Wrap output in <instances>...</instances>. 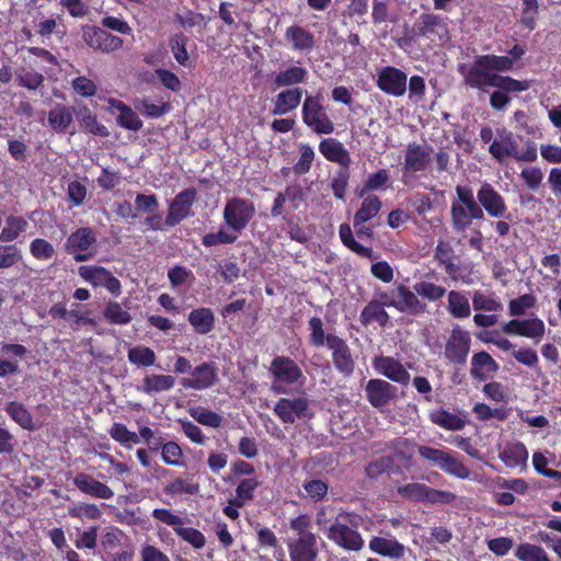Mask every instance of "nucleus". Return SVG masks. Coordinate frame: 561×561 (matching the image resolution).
Here are the masks:
<instances>
[{
    "instance_id": "f257e3e1",
    "label": "nucleus",
    "mask_w": 561,
    "mask_h": 561,
    "mask_svg": "<svg viewBox=\"0 0 561 561\" xmlns=\"http://www.w3.org/2000/svg\"><path fill=\"white\" fill-rule=\"evenodd\" d=\"M489 152L499 163L507 159H514L517 162H534L537 160V147L535 142L527 141L526 146L520 148L519 137L506 128H499L495 137L489 146Z\"/></svg>"
},
{
    "instance_id": "f03ea898",
    "label": "nucleus",
    "mask_w": 561,
    "mask_h": 561,
    "mask_svg": "<svg viewBox=\"0 0 561 561\" xmlns=\"http://www.w3.org/2000/svg\"><path fill=\"white\" fill-rule=\"evenodd\" d=\"M455 191L456 198L451 202L450 219L453 230L460 233L467 231L473 220L484 219V214L470 186L457 185Z\"/></svg>"
},
{
    "instance_id": "7ed1b4c3",
    "label": "nucleus",
    "mask_w": 561,
    "mask_h": 561,
    "mask_svg": "<svg viewBox=\"0 0 561 561\" xmlns=\"http://www.w3.org/2000/svg\"><path fill=\"white\" fill-rule=\"evenodd\" d=\"M382 305L392 307L399 312L411 316H420L426 312L427 306L421 301L416 293L403 284H397L389 290H379L376 293Z\"/></svg>"
},
{
    "instance_id": "20e7f679",
    "label": "nucleus",
    "mask_w": 561,
    "mask_h": 561,
    "mask_svg": "<svg viewBox=\"0 0 561 561\" xmlns=\"http://www.w3.org/2000/svg\"><path fill=\"white\" fill-rule=\"evenodd\" d=\"M354 516L346 512H340L329 528L327 537L336 546L348 551H359L364 547V539L360 534L354 529Z\"/></svg>"
},
{
    "instance_id": "39448f33",
    "label": "nucleus",
    "mask_w": 561,
    "mask_h": 561,
    "mask_svg": "<svg viewBox=\"0 0 561 561\" xmlns=\"http://www.w3.org/2000/svg\"><path fill=\"white\" fill-rule=\"evenodd\" d=\"M254 215V203L242 197L229 198L222 210V218L227 227L240 233L248 227Z\"/></svg>"
},
{
    "instance_id": "423d86ee",
    "label": "nucleus",
    "mask_w": 561,
    "mask_h": 561,
    "mask_svg": "<svg viewBox=\"0 0 561 561\" xmlns=\"http://www.w3.org/2000/svg\"><path fill=\"white\" fill-rule=\"evenodd\" d=\"M270 371L274 377L272 390L276 393L286 392L283 385H302L305 380L301 368L286 356H276L271 363Z\"/></svg>"
},
{
    "instance_id": "0eeeda50",
    "label": "nucleus",
    "mask_w": 561,
    "mask_h": 561,
    "mask_svg": "<svg viewBox=\"0 0 561 561\" xmlns=\"http://www.w3.org/2000/svg\"><path fill=\"white\" fill-rule=\"evenodd\" d=\"M301 115L304 123L316 134L329 135L334 131V123L325 112L320 96L307 95Z\"/></svg>"
},
{
    "instance_id": "6e6552de",
    "label": "nucleus",
    "mask_w": 561,
    "mask_h": 561,
    "mask_svg": "<svg viewBox=\"0 0 561 561\" xmlns=\"http://www.w3.org/2000/svg\"><path fill=\"white\" fill-rule=\"evenodd\" d=\"M273 411L284 424H293L296 420H308L314 414L311 400L306 396L280 398Z\"/></svg>"
},
{
    "instance_id": "1a4fd4ad",
    "label": "nucleus",
    "mask_w": 561,
    "mask_h": 561,
    "mask_svg": "<svg viewBox=\"0 0 561 561\" xmlns=\"http://www.w3.org/2000/svg\"><path fill=\"white\" fill-rule=\"evenodd\" d=\"M96 234L89 227L78 228L65 242V251L77 262L91 260L95 255Z\"/></svg>"
},
{
    "instance_id": "9d476101",
    "label": "nucleus",
    "mask_w": 561,
    "mask_h": 561,
    "mask_svg": "<svg viewBox=\"0 0 561 561\" xmlns=\"http://www.w3.org/2000/svg\"><path fill=\"white\" fill-rule=\"evenodd\" d=\"M477 203L481 206L483 214L491 218L511 219L505 198L488 182H483L477 192Z\"/></svg>"
},
{
    "instance_id": "9b49d317",
    "label": "nucleus",
    "mask_w": 561,
    "mask_h": 561,
    "mask_svg": "<svg viewBox=\"0 0 561 561\" xmlns=\"http://www.w3.org/2000/svg\"><path fill=\"white\" fill-rule=\"evenodd\" d=\"M78 274L92 286L105 287L112 295L116 297L122 293L121 282L103 266L82 265L78 268Z\"/></svg>"
},
{
    "instance_id": "f8f14e48",
    "label": "nucleus",
    "mask_w": 561,
    "mask_h": 561,
    "mask_svg": "<svg viewBox=\"0 0 561 561\" xmlns=\"http://www.w3.org/2000/svg\"><path fill=\"white\" fill-rule=\"evenodd\" d=\"M471 336L468 331L455 325L446 342L444 355L455 364H465L470 352Z\"/></svg>"
},
{
    "instance_id": "ddd939ff",
    "label": "nucleus",
    "mask_w": 561,
    "mask_h": 561,
    "mask_svg": "<svg viewBox=\"0 0 561 561\" xmlns=\"http://www.w3.org/2000/svg\"><path fill=\"white\" fill-rule=\"evenodd\" d=\"M408 77L399 68L387 66L379 70L377 87L388 95L403 96L407 91Z\"/></svg>"
},
{
    "instance_id": "4468645a",
    "label": "nucleus",
    "mask_w": 561,
    "mask_h": 561,
    "mask_svg": "<svg viewBox=\"0 0 561 561\" xmlns=\"http://www.w3.org/2000/svg\"><path fill=\"white\" fill-rule=\"evenodd\" d=\"M84 43L92 49L112 53L123 47V39L96 26H85L82 34Z\"/></svg>"
},
{
    "instance_id": "2eb2a0df",
    "label": "nucleus",
    "mask_w": 561,
    "mask_h": 561,
    "mask_svg": "<svg viewBox=\"0 0 561 561\" xmlns=\"http://www.w3.org/2000/svg\"><path fill=\"white\" fill-rule=\"evenodd\" d=\"M218 380V368L214 363L205 362L191 370L190 377L181 379L182 387L193 390H206Z\"/></svg>"
},
{
    "instance_id": "dca6fc26",
    "label": "nucleus",
    "mask_w": 561,
    "mask_h": 561,
    "mask_svg": "<svg viewBox=\"0 0 561 561\" xmlns=\"http://www.w3.org/2000/svg\"><path fill=\"white\" fill-rule=\"evenodd\" d=\"M327 346L332 352V360L336 370L345 376L354 371V358L344 340L334 334L327 335Z\"/></svg>"
},
{
    "instance_id": "f3484780",
    "label": "nucleus",
    "mask_w": 561,
    "mask_h": 561,
    "mask_svg": "<svg viewBox=\"0 0 561 561\" xmlns=\"http://www.w3.org/2000/svg\"><path fill=\"white\" fill-rule=\"evenodd\" d=\"M496 76L499 73L493 72L483 56H480L466 72L465 81L469 87L486 92L485 88L494 85Z\"/></svg>"
},
{
    "instance_id": "a211bd4d",
    "label": "nucleus",
    "mask_w": 561,
    "mask_h": 561,
    "mask_svg": "<svg viewBox=\"0 0 561 561\" xmlns=\"http://www.w3.org/2000/svg\"><path fill=\"white\" fill-rule=\"evenodd\" d=\"M195 198L196 191L194 188H187L179 193L170 204L165 218V225L168 227H174L191 216V208Z\"/></svg>"
},
{
    "instance_id": "6ab92c4d",
    "label": "nucleus",
    "mask_w": 561,
    "mask_h": 561,
    "mask_svg": "<svg viewBox=\"0 0 561 561\" xmlns=\"http://www.w3.org/2000/svg\"><path fill=\"white\" fill-rule=\"evenodd\" d=\"M365 393L367 401L376 409L388 405L397 394L394 386L382 379H370L366 383Z\"/></svg>"
},
{
    "instance_id": "aec40b11",
    "label": "nucleus",
    "mask_w": 561,
    "mask_h": 561,
    "mask_svg": "<svg viewBox=\"0 0 561 561\" xmlns=\"http://www.w3.org/2000/svg\"><path fill=\"white\" fill-rule=\"evenodd\" d=\"M432 148L419 144H410L404 151L403 170L405 173H416L427 170L431 164Z\"/></svg>"
},
{
    "instance_id": "412c9836",
    "label": "nucleus",
    "mask_w": 561,
    "mask_h": 561,
    "mask_svg": "<svg viewBox=\"0 0 561 561\" xmlns=\"http://www.w3.org/2000/svg\"><path fill=\"white\" fill-rule=\"evenodd\" d=\"M373 367L379 375L400 385H408L410 381L409 371L393 357L377 356L373 359Z\"/></svg>"
},
{
    "instance_id": "4be33fe9",
    "label": "nucleus",
    "mask_w": 561,
    "mask_h": 561,
    "mask_svg": "<svg viewBox=\"0 0 561 561\" xmlns=\"http://www.w3.org/2000/svg\"><path fill=\"white\" fill-rule=\"evenodd\" d=\"M290 561H317L318 548L316 535H304L287 543Z\"/></svg>"
},
{
    "instance_id": "5701e85b",
    "label": "nucleus",
    "mask_w": 561,
    "mask_h": 561,
    "mask_svg": "<svg viewBox=\"0 0 561 561\" xmlns=\"http://www.w3.org/2000/svg\"><path fill=\"white\" fill-rule=\"evenodd\" d=\"M305 202V193L299 184L288 185L283 192H279L271 208V214L274 217L284 214L285 204L288 203L291 210H296Z\"/></svg>"
},
{
    "instance_id": "b1692460",
    "label": "nucleus",
    "mask_w": 561,
    "mask_h": 561,
    "mask_svg": "<svg viewBox=\"0 0 561 561\" xmlns=\"http://www.w3.org/2000/svg\"><path fill=\"white\" fill-rule=\"evenodd\" d=\"M73 484L84 494L100 500H111L114 491L105 483L96 480L88 473H78L73 478Z\"/></svg>"
},
{
    "instance_id": "393cba45",
    "label": "nucleus",
    "mask_w": 561,
    "mask_h": 561,
    "mask_svg": "<svg viewBox=\"0 0 561 561\" xmlns=\"http://www.w3.org/2000/svg\"><path fill=\"white\" fill-rule=\"evenodd\" d=\"M499 370L497 363L484 351L476 353L471 357L470 375L473 379L484 381Z\"/></svg>"
},
{
    "instance_id": "a878e982",
    "label": "nucleus",
    "mask_w": 561,
    "mask_h": 561,
    "mask_svg": "<svg viewBox=\"0 0 561 561\" xmlns=\"http://www.w3.org/2000/svg\"><path fill=\"white\" fill-rule=\"evenodd\" d=\"M319 151L327 160L335 162L344 169H347L352 162L347 149L343 146L342 142L334 138H327L321 140L319 144Z\"/></svg>"
},
{
    "instance_id": "bb28decb",
    "label": "nucleus",
    "mask_w": 561,
    "mask_h": 561,
    "mask_svg": "<svg viewBox=\"0 0 561 561\" xmlns=\"http://www.w3.org/2000/svg\"><path fill=\"white\" fill-rule=\"evenodd\" d=\"M369 549L382 557L401 559L405 553V547L394 538L373 537L369 540Z\"/></svg>"
},
{
    "instance_id": "cd10ccee",
    "label": "nucleus",
    "mask_w": 561,
    "mask_h": 561,
    "mask_svg": "<svg viewBox=\"0 0 561 561\" xmlns=\"http://www.w3.org/2000/svg\"><path fill=\"white\" fill-rule=\"evenodd\" d=\"M304 90L301 88L286 89L279 92L274 99V115H285L296 110L302 98Z\"/></svg>"
},
{
    "instance_id": "c85d7f7f",
    "label": "nucleus",
    "mask_w": 561,
    "mask_h": 561,
    "mask_svg": "<svg viewBox=\"0 0 561 561\" xmlns=\"http://www.w3.org/2000/svg\"><path fill=\"white\" fill-rule=\"evenodd\" d=\"M420 32L422 35L431 38L437 37L442 43L448 39L446 22L435 14H424L421 16Z\"/></svg>"
},
{
    "instance_id": "c756f323",
    "label": "nucleus",
    "mask_w": 561,
    "mask_h": 561,
    "mask_svg": "<svg viewBox=\"0 0 561 561\" xmlns=\"http://www.w3.org/2000/svg\"><path fill=\"white\" fill-rule=\"evenodd\" d=\"M75 110L65 104H56L48 113V124L56 133H65L73 123Z\"/></svg>"
},
{
    "instance_id": "7c9ffc66",
    "label": "nucleus",
    "mask_w": 561,
    "mask_h": 561,
    "mask_svg": "<svg viewBox=\"0 0 561 561\" xmlns=\"http://www.w3.org/2000/svg\"><path fill=\"white\" fill-rule=\"evenodd\" d=\"M447 311L455 319H467L471 314V307L467 295L459 290L447 293Z\"/></svg>"
},
{
    "instance_id": "2f4dec72",
    "label": "nucleus",
    "mask_w": 561,
    "mask_h": 561,
    "mask_svg": "<svg viewBox=\"0 0 561 561\" xmlns=\"http://www.w3.org/2000/svg\"><path fill=\"white\" fill-rule=\"evenodd\" d=\"M500 458L508 468L523 470L527 465L528 451L524 444L515 443L507 446Z\"/></svg>"
},
{
    "instance_id": "473e14b6",
    "label": "nucleus",
    "mask_w": 561,
    "mask_h": 561,
    "mask_svg": "<svg viewBox=\"0 0 561 561\" xmlns=\"http://www.w3.org/2000/svg\"><path fill=\"white\" fill-rule=\"evenodd\" d=\"M28 228L26 219L20 216L10 215L4 220V226L0 231V241L10 243L15 241Z\"/></svg>"
},
{
    "instance_id": "72a5a7b5",
    "label": "nucleus",
    "mask_w": 561,
    "mask_h": 561,
    "mask_svg": "<svg viewBox=\"0 0 561 561\" xmlns=\"http://www.w3.org/2000/svg\"><path fill=\"white\" fill-rule=\"evenodd\" d=\"M430 420L435 425L447 431H459L462 430L466 425L465 419L444 409H436L431 411Z\"/></svg>"
},
{
    "instance_id": "f704fd0d",
    "label": "nucleus",
    "mask_w": 561,
    "mask_h": 561,
    "mask_svg": "<svg viewBox=\"0 0 561 561\" xmlns=\"http://www.w3.org/2000/svg\"><path fill=\"white\" fill-rule=\"evenodd\" d=\"M308 71L300 66H290L286 69L278 71L274 77V84L276 88L291 87L306 81Z\"/></svg>"
},
{
    "instance_id": "c9c22d12",
    "label": "nucleus",
    "mask_w": 561,
    "mask_h": 561,
    "mask_svg": "<svg viewBox=\"0 0 561 561\" xmlns=\"http://www.w3.org/2000/svg\"><path fill=\"white\" fill-rule=\"evenodd\" d=\"M175 385V379L171 375H149L142 380L139 390L147 393H159L171 390Z\"/></svg>"
},
{
    "instance_id": "e433bc0d",
    "label": "nucleus",
    "mask_w": 561,
    "mask_h": 561,
    "mask_svg": "<svg viewBox=\"0 0 561 561\" xmlns=\"http://www.w3.org/2000/svg\"><path fill=\"white\" fill-rule=\"evenodd\" d=\"M381 209V201L376 195H369L362 202L360 207L354 215V227H359L360 225L369 221L375 218Z\"/></svg>"
},
{
    "instance_id": "4c0bfd02",
    "label": "nucleus",
    "mask_w": 561,
    "mask_h": 561,
    "mask_svg": "<svg viewBox=\"0 0 561 561\" xmlns=\"http://www.w3.org/2000/svg\"><path fill=\"white\" fill-rule=\"evenodd\" d=\"M472 305L476 311L501 312L503 302L494 293L474 291Z\"/></svg>"
},
{
    "instance_id": "58836bf2",
    "label": "nucleus",
    "mask_w": 561,
    "mask_h": 561,
    "mask_svg": "<svg viewBox=\"0 0 561 561\" xmlns=\"http://www.w3.org/2000/svg\"><path fill=\"white\" fill-rule=\"evenodd\" d=\"M188 322L199 334H207L214 327V314L208 308L193 310L188 316Z\"/></svg>"
},
{
    "instance_id": "ea45409f",
    "label": "nucleus",
    "mask_w": 561,
    "mask_h": 561,
    "mask_svg": "<svg viewBox=\"0 0 561 561\" xmlns=\"http://www.w3.org/2000/svg\"><path fill=\"white\" fill-rule=\"evenodd\" d=\"M286 39L293 43L295 50H310L314 44L313 35L300 26L288 27Z\"/></svg>"
},
{
    "instance_id": "a19ab883",
    "label": "nucleus",
    "mask_w": 561,
    "mask_h": 561,
    "mask_svg": "<svg viewBox=\"0 0 561 561\" xmlns=\"http://www.w3.org/2000/svg\"><path fill=\"white\" fill-rule=\"evenodd\" d=\"M4 411L10 417L24 430H33L34 422L28 410L20 402L11 401L4 407Z\"/></svg>"
},
{
    "instance_id": "79ce46f5",
    "label": "nucleus",
    "mask_w": 561,
    "mask_h": 561,
    "mask_svg": "<svg viewBox=\"0 0 561 561\" xmlns=\"http://www.w3.org/2000/svg\"><path fill=\"white\" fill-rule=\"evenodd\" d=\"M386 305H382L380 299L377 297L376 301H370L360 313V321L364 324L377 321L381 325L388 322L389 316L385 310Z\"/></svg>"
},
{
    "instance_id": "37998d69",
    "label": "nucleus",
    "mask_w": 561,
    "mask_h": 561,
    "mask_svg": "<svg viewBox=\"0 0 561 561\" xmlns=\"http://www.w3.org/2000/svg\"><path fill=\"white\" fill-rule=\"evenodd\" d=\"M514 556L519 561H550L542 547L527 542L518 545Z\"/></svg>"
},
{
    "instance_id": "c03bdc74",
    "label": "nucleus",
    "mask_w": 561,
    "mask_h": 561,
    "mask_svg": "<svg viewBox=\"0 0 561 561\" xmlns=\"http://www.w3.org/2000/svg\"><path fill=\"white\" fill-rule=\"evenodd\" d=\"M260 485L256 478L242 479L236 489V497L231 499V503L236 506H243L254 497V491Z\"/></svg>"
},
{
    "instance_id": "a18cd8bd",
    "label": "nucleus",
    "mask_w": 561,
    "mask_h": 561,
    "mask_svg": "<svg viewBox=\"0 0 561 561\" xmlns=\"http://www.w3.org/2000/svg\"><path fill=\"white\" fill-rule=\"evenodd\" d=\"M438 468L459 479H468L470 476V470L450 451L446 453Z\"/></svg>"
},
{
    "instance_id": "49530a36",
    "label": "nucleus",
    "mask_w": 561,
    "mask_h": 561,
    "mask_svg": "<svg viewBox=\"0 0 561 561\" xmlns=\"http://www.w3.org/2000/svg\"><path fill=\"white\" fill-rule=\"evenodd\" d=\"M339 234L342 243L350 250L363 257H373V250L358 243L354 237L351 227L347 224H342L339 229Z\"/></svg>"
},
{
    "instance_id": "de8ad7c7",
    "label": "nucleus",
    "mask_w": 561,
    "mask_h": 561,
    "mask_svg": "<svg viewBox=\"0 0 561 561\" xmlns=\"http://www.w3.org/2000/svg\"><path fill=\"white\" fill-rule=\"evenodd\" d=\"M417 297L435 302L446 295V288L428 280H420L413 285Z\"/></svg>"
},
{
    "instance_id": "09e8293b",
    "label": "nucleus",
    "mask_w": 561,
    "mask_h": 561,
    "mask_svg": "<svg viewBox=\"0 0 561 561\" xmlns=\"http://www.w3.org/2000/svg\"><path fill=\"white\" fill-rule=\"evenodd\" d=\"M240 236V232L228 229H219L217 232L207 233L203 237L202 243L206 248H211L220 244L234 243Z\"/></svg>"
},
{
    "instance_id": "8fccbe9b",
    "label": "nucleus",
    "mask_w": 561,
    "mask_h": 561,
    "mask_svg": "<svg viewBox=\"0 0 561 561\" xmlns=\"http://www.w3.org/2000/svg\"><path fill=\"white\" fill-rule=\"evenodd\" d=\"M128 360L141 367H149L156 363V353L147 346H134L128 350Z\"/></svg>"
},
{
    "instance_id": "3c124183",
    "label": "nucleus",
    "mask_w": 561,
    "mask_h": 561,
    "mask_svg": "<svg viewBox=\"0 0 561 561\" xmlns=\"http://www.w3.org/2000/svg\"><path fill=\"white\" fill-rule=\"evenodd\" d=\"M110 435L114 440L118 442L126 448H131L134 445L140 443L138 434L129 431L122 423H114L110 430Z\"/></svg>"
},
{
    "instance_id": "603ef678",
    "label": "nucleus",
    "mask_w": 561,
    "mask_h": 561,
    "mask_svg": "<svg viewBox=\"0 0 561 561\" xmlns=\"http://www.w3.org/2000/svg\"><path fill=\"white\" fill-rule=\"evenodd\" d=\"M104 318L113 323L118 325L127 324L131 321V316L127 309H124L121 304L116 301H110L104 311Z\"/></svg>"
},
{
    "instance_id": "864d4df0",
    "label": "nucleus",
    "mask_w": 561,
    "mask_h": 561,
    "mask_svg": "<svg viewBox=\"0 0 561 561\" xmlns=\"http://www.w3.org/2000/svg\"><path fill=\"white\" fill-rule=\"evenodd\" d=\"M299 159L294 164L293 171L295 174L302 175L310 171L312 162L316 158L314 149L308 144L299 145Z\"/></svg>"
},
{
    "instance_id": "5fc2aeb1",
    "label": "nucleus",
    "mask_w": 561,
    "mask_h": 561,
    "mask_svg": "<svg viewBox=\"0 0 561 561\" xmlns=\"http://www.w3.org/2000/svg\"><path fill=\"white\" fill-rule=\"evenodd\" d=\"M79 123L81 128L88 133L102 137L108 135L107 128L104 125L100 124L96 119V116L92 114L91 111L87 107L81 111Z\"/></svg>"
},
{
    "instance_id": "6e6d98bb",
    "label": "nucleus",
    "mask_w": 561,
    "mask_h": 561,
    "mask_svg": "<svg viewBox=\"0 0 561 561\" xmlns=\"http://www.w3.org/2000/svg\"><path fill=\"white\" fill-rule=\"evenodd\" d=\"M187 42L188 38L182 33L173 35L170 39V48L175 60L184 67L190 64V56L186 50Z\"/></svg>"
},
{
    "instance_id": "4d7b16f0",
    "label": "nucleus",
    "mask_w": 561,
    "mask_h": 561,
    "mask_svg": "<svg viewBox=\"0 0 561 561\" xmlns=\"http://www.w3.org/2000/svg\"><path fill=\"white\" fill-rule=\"evenodd\" d=\"M190 415L199 424L218 428L222 423V417L214 411L202 407L190 409Z\"/></svg>"
},
{
    "instance_id": "13d9d810",
    "label": "nucleus",
    "mask_w": 561,
    "mask_h": 561,
    "mask_svg": "<svg viewBox=\"0 0 561 561\" xmlns=\"http://www.w3.org/2000/svg\"><path fill=\"white\" fill-rule=\"evenodd\" d=\"M69 516L80 519H99L102 516L101 510L93 503H78L68 508Z\"/></svg>"
},
{
    "instance_id": "bf43d9fd",
    "label": "nucleus",
    "mask_w": 561,
    "mask_h": 561,
    "mask_svg": "<svg viewBox=\"0 0 561 561\" xmlns=\"http://www.w3.org/2000/svg\"><path fill=\"white\" fill-rule=\"evenodd\" d=\"M22 260V251L15 244H0V270L10 268Z\"/></svg>"
},
{
    "instance_id": "052dcab7",
    "label": "nucleus",
    "mask_w": 561,
    "mask_h": 561,
    "mask_svg": "<svg viewBox=\"0 0 561 561\" xmlns=\"http://www.w3.org/2000/svg\"><path fill=\"white\" fill-rule=\"evenodd\" d=\"M520 336L539 340L545 334V323L541 319L535 317L520 320Z\"/></svg>"
},
{
    "instance_id": "680f3d73",
    "label": "nucleus",
    "mask_w": 561,
    "mask_h": 561,
    "mask_svg": "<svg viewBox=\"0 0 561 561\" xmlns=\"http://www.w3.org/2000/svg\"><path fill=\"white\" fill-rule=\"evenodd\" d=\"M427 485L412 482L398 488V494L414 502H425Z\"/></svg>"
},
{
    "instance_id": "e2e57ef3",
    "label": "nucleus",
    "mask_w": 561,
    "mask_h": 561,
    "mask_svg": "<svg viewBox=\"0 0 561 561\" xmlns=\"http://www.w3.org/2000/svg\"><path fill=\"white\" fill-rule=\"evenodd\" d=\"M15 76L19 84L28 90H36L44 82V77L42 73L25 68L18 70Z\"/></svg>"
},
{
    "instance_id": "0e129e2a",
    "label": "nucleus",
    "mask_w": 561,
    "mask_h": 561,
    "mask_svg": "<svg viewBox=\"0 0 561 561\" xmlns=\"http://www.w3.org/2000/svg\"><path fill=\"white\" fill-rule=\"evenodd\" d=\"M116 121L119 126L128 130L137 131L142 127L141 119L137 113L134 112L133 108L128 105H126L123 111L118 113Z\"/></svg>"
},
{
    "instance_id": "69168bd1",
    "label": "nucleus",
    "mask_w": 561,
    "mask_h": 561,
    "mask_svg": "<svg viewBox=\"0 0 561 561\" xmlns=\"http://www.w3.org/2000/svg\"><path fill=\"white\" fill-rule=\"evenodd\" d=\"M161 457L162 460L169 466H183V462L181 460L183 457V451L180 445L175 442H168L165 443V445H163Z\"/></svg>"
},
{
    "instance_id": "338daca9",
    "label": "nucleus",
    "mask_w": 561,
    "mask_h": 561,
    "mask_svg": "<svg viewBox=\"0 0 561 561\" xmlns=\"http://www.w3.org/2000/svg\"><path fill=\"white\" fill-rule=\"evenodd\" d=\"M536 304V298L531 294H525L510 301L508 311L513 317L523 316Z\"/></svg>"
},
{
    "instance_id": "774afa93",
    "label": "nucleus",
    "mask_w": 561,
    "mask_h": 561,
    "mask_svg": "<svg viewBox=\"0 0 561 561\" xmlns=\"http://www.w3.org/2000/svg\"><path fill=\"white\" fill-rule=\"evenodd\" d=\"M31 254L37 260H50L55 255V249L51 243L45 239H34L30 244Z\"/></svg>"
}]
</instances>
